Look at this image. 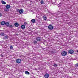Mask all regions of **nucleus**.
<instances>
[{
	"mask_svg": "<svg viewBox=\"0 0 78 78\" xmlns=\"http://www.w3.org/2000/svg\"><path fill=\"white\" fill-rule=\"evenodd\" d=\"M19 11H20V10H19V9L17 10V11H18V12H19Z\"/></svg>",
	"mask_w": 78,
	"mask_h": 78,
	"instance_id": "obj_30",
	"label": "nucleus"
},
{
	"mask_svg": "<svg viewBox=\"0 0 78 78\" xmlns=\"http://www.w3.org/2000/svg\"><path fill=\"white\" fill-rule=\"evenodd\" d=\"M24 24V25H26V24H27V23L26 22H25Z\"/></svg>",
	"mask_w": 78,
	"mask_h": 78,
	"instance_id": "obj_29",
	"label": "nucleus"
},
{
	"mask_svg": "<svg viewBox=\"0 0 78 78\" xmlns=\"http://www.w3.org/2000/svg\"><path fill=\"white\" fill-rule=\"evenodd\" d=\"M21 61V59H18L16 60V62L17 64H20Z\"/></svg>",
	"mask_w": 78,
	"mask_h": 78,
	"instance_id": "obj_5",
	"label": "nucleus"
},
{
	"mask_svg": "<svg viewBox=\"0 0 78 78\" xmlns=\"http://www.w3.org/2000/svg\"><path fill=\"white\" fill-rule=\"evenodd\" d=\"M44 76L45 78H48L49 77V75H48V74L47 73Z\"/></svg>",
	"mask_w": 78,
	"mask_h": 78,
	"instance_id": "obj_7",
	"label": "nucleus"
},
{
	"mask_svg": "<svg viewBox=\"0 0 78 78\" xmlns=\"http://www.w3.org/2000/svg\"><path fill=\"white\" fill-rule=\"evenodd\" d=\"M12 48H13V47H12V46H11L10 47V49L11 50V49H12Z\"/></svg>",
	"mask_w": 78,
	"mask_h": 78,
	"instance_id": "obj_24",
	"label": "nucleus"
},
{
	"mask_svg": "<svg viewBox=\"0 0 78 78\" xmlns=\"http://www.w3.org/2000/svg\"><path fill=\"white\" fill-rule=\"evenodd\" d=\"M42 39L41 37H38L37 38V39Z\"/></svg>",
	"mask_w": 78,
	"mask_h": 78,
	"instance_id": "obj_23",
	"label": "nucleus"
},
{
	"mask_svg": "<svg viewBox=\"0 0 78 78\" xmlns=\"http://www.w3.org/2000/svg\"><path fill=\"white\" fill-rule=\"evenodd\" d=\"M61 55L62 56H66L67 55V52L66 51H63L61 53Z\"/></svg>",
	"mask_w": 78,
	"mask_h": 78,
	"instance_id": "obj_2",
	"label": "nucleus"
},
{
	"mask_svg": "<svg viewBox=\"0 0 78 78\" xmlns=\"http://www.w3.org/2000/svg\"><path fill=\"white\" fill-rule=\"evenodd\" d=\"M5 39H8V38L9 37V36H8L7 35H6L5 36Z\"/></svg>",
	"mask_w": 78,
	"mask_h": 78,
	"instance_id": "obj_15",
	"label": "nucleus"
},
{
	"mask_svg": "<svg viewBox=\"0 0 78 78\" xmlns=\"http://www.w3.org/2000/svg\"><path fill=\"white\" fill-rule=\"evenodd\" d=\"M37 41H39V42L40 41H41V39H37Z\"/></svg>",
	"mask_w": 78,
	"mask_h": 78,
	"instance_id": "obj_27",
	"label": "nucleus"
},
{
	"mask_svg": "<svg viewBox=\"0 0 78 78\" xmlns=\"http://www.w3.org/2000/svg\"><path fill=\"white\" fill-rule=\"evenodd\" d=\"M21 28L23 29L25 28V25H22L21 26Z\"/></svg>",
	"mask_w": 78,
	"mask_h": 78,
	"instance_id": "obj_11",
	"label": "nucleus"
},
{
	"mask_svg": "<svg viewBox=\"0 0 78 78\" xmlns=\"http://www.w3.org/2000/svg\"><path fill=\"white\" fill-rule=\"evenodd\" d=\"M75 67H78V63H76L75 65Z\"/></svg>",
	"mask_w": 78,
	"mask_h": 78,
	"instance_id": "obj_26",
	"label": "nucleus"
},
{
	"mask_svg": "<svg viewBox=\"0 0 78 78\" xmlns=\"http://www.w3.org/2000/svg\"><path fill=\"white\" fill-rule=\"evenodd\" d=\"M51 53L52 54H53V53H55V52H54L51 51Z\"/></svg>",
	"mask_w": 78,
	"mask_h": 78,
	"instance_id": "obj_28",
	"label": "nucleus"
},
{
	"mask_svg": "<svg viewBox=\"0 0 78 78\" xmlns=\"http://www.w3.org/2000/svg\"><path fill=\"white\" fill-rule=\"evenodd\" d=\"M5 21H3L1 22V24L2 25H4L5 24Z\"/></svg>",
	"mask_w": 78,
	"mask_h": 78,
	"instance_id": "obj_9",
	"label": "nucleus"
},
{
	"mask_svg": "<svg viewBox=\"0 0 78 78\" xmlns=\"http://www.w3.org/2000/svg\"><path fill=\"white\" fill-rule=\"evenodd\" d=\"M31 21L32 23H34L36 22V20L35 19H33L31 20Z\"/></svg>",
	"mask_w": 78,
	"mask_h": 78,
	"instance_id": "obj_13",
	"label": "nucleus"
},
{
	"mask_svg": "<svg viewBox=\"0 0 78 78\" xmlns=\"http://www.w3.org/2000/svg\"><path fill=\"white\" fill-rule=\"evenodd\" d=\"M9 28H12L13 27V26L12 25H10L9 26Z\"/></svg>",
	"mask_w": 78,
	"mask_h": 78,
	"instance_id": "obj_19",
	"label": "nucleus"
},
{
	"mask_svg": "<svg viewBox=\"0 0 78 78\" xmlns=\"http://www.w3.org/2000/svg\"><path fill=\"white\" fill-rule=\"evenodd\" d=\"M25 74H27L28 75H30V73L28 72V71H26L25 72Z\"/></svg>",
	"mask_w": 78,
	"mask_h": 78,
	"instance_id": "obj_16",
	"label": "nucleus"
},
{
	"mask_svg": "<svg viewBox=\"0 0 78 78\" xmlns=\"http://www.w3.org/2000/svg\"><path fill=\"white\" fill-rule=\"evenodd\" d=\"M74 51L72 49H70L68 51V53L69 54H73V53H74Z\"/></svg>",
	"mask_w": 78,
	"mask_h": 78,
	"instance_id": "obj_4",
	"label": "nucleus"
},
{
	"mask_svg": "<svg viewBox=\"0 0 78 78\" xmlns=\"http://www.w3.org/2000/svg\"><path fill=\"white\" fill-rule=\"evenodd\" d=\"M33 43H34V44H37V41H34L33 42Z\"/></svg>",
	"mask_w": 78,
	"mask_h": 78,
	"instance_id": "obj_25",
	"label": "nucleus"
},
{
	"mask_svg": "<svg viewBox=\"0 0 78 78\" xmlns=\"http://www.w3.org/2000/svg\"><path fill=\"white\" fill-rule=\"evenodd\" d=\"M66 14V9H62V11H58L57 12H55L53 13L54 16H56V15H58V14Z\"/></svg>",
	"mask_w": 78,
	"mask_h": 78,
	"instance_id": "obj_1",
	"label": "nucleus"
},
{
	"mask_svg": "<svg viewBox=\"0 0 78 78\" xmlns=\"http://www.w3.org/2000/svg\"><path fill=\"white\" fill-rule=\"evenodd\" d=\"M0 35L2 36H5V34H4V33H2L0 34Z\"/></svg>",
	"mask_w": 78,
	"mask_h": 78,
	"instance_id": "obj_21",
	"label": "nucleus"
},
{
	"mask_svg": "<svg viewBox=\"0 0 78 78\" xmlns=\"http://www.w3.org/2000/svg\"><path fill=\"white\" fill-rule=\"evenodd\" d=\"M43 18L44 20H47V17H45V16H43Z\"/></svg>",
	"mask_w": 78,
	"mask_h": 78,
	"instance_id": "obj_22",
	"label": "nucleus"
},
{
	"mask_svg": "<svg viewBox=\"0 0 78 78\" xmlns=\"http://www.w3.org/2000/svg\"><path fill=\"white\" fill-rule=\"evenodd\" d=\"M48 28L49 30H53V26L51 25H49L48 26Z\"/></svg>",
	"mask_w": 78,
	"mask_h": 78,
	"instance_id": "obj_3",
	"label": "nucleus"
},
{
	"mask_svg": "<svg viewBox=\"0 0 78 78\" xmlns=\"http://www.w3.org/2000/svg\"><path fill=\"white\" fill-rule=\"evenodd\" d=\"M23 12V9H20L19 11L20 14H22Z\"/></svg>",
	"mask_w": 78,
	"mask_h": 78,
	"instance_id": "obj_8",
	"label": "nucleus"
},
{
	"mask_svg": "<svg viewBox=\"0 0 78 78\" xmlns=\"http://www.w3.org/2000/svg\"><path fill=\"white\" fill-rule=\"evenodd\" d=\"M40 3L41 4H44V1L43 0L41 1Z\"/></svg>",
	"mask_w": 78,
	"mask_h": 78,
	"instance_id": "obj_20",
	"label": "nucleus"
},
{
	"mask_svg": "<svg viewBox=\"0 0 78 78\" xmlns=\"http://www.w3.org/2000/svg\"><path fill=\"white\" fill-rule=\"evenodd\" d=\"M1 2L3 5H6V2L3 1H2Z\"/></svg>",
	"mask_w": 78,
	"mask_h": 78,
	"instance_id": "obj_14",
	"label": "nucleus"
},
{
	"mask_svg": "<svg viewBox=\"0 0 78 78\" xmlns=\"http://www.w3.org/2000/svg\"><path fill=\"white\" fill-rule=\"evenodd\" d=\"M0 16H2V13H0Z\"/></svg>",
	"mask_w": 78,
	"mask_h": 78,
	"instance_id": "obj_31",
	"label": "nucleus"
},
{
	"mask_svg": "<svg viewBox=\"0 0 78 78\" xmlns=\"http://www.w3.org/2000/svg\"><path fill=\"white\" fill-rule=\"evenodd\" d=\"M53 66H54V67H57V66H58V65L56 63H54V64Z\"/></svg>",
	"mask_w": 78,
	"mask_h": 78,
	"instance_id": "obj_18",
	"label": "nucleus"
},
{
	"mask_svg": "<svg viewBox=\"0 0 78 78\" xmlns=\"http://www.w3.org/2000/svg\"><path fill=\"white\" fill-rule=\"evenodd\" d=\"M5 11L8 12V11H9V9H8L6 8V9H5Z\"/></svg>",
	"mask_w": 78,
	"mask_h": 78,
	"instance_id": "obj_17",
	"label": "nucleus"
},
{
	"mask_svg": "<svg viewBox=\"0 0 78 78\" xmlns=\"http://www.w3.org/2000/svg\"><path fill=\"white\" fill-rule=\"evenodd\" d=\"M19 23H15L14 24V26L16 27H19Z\"/></svg>",
	"mask_w": 78,
	"mask_h": 78,
	"instance_id": "obj_6",
	"label": "nucleus"
},
{
	"mask_svg": "<svg viewBox=\"0 0 78 78\" xmlns=\"http://www.w3.org/2000/svg\"><path fill=\"white\" fill-rule=\"evenodd\" d=\"M77 52H78V50L77 51Z\"/></svg>",
	"mask_w": 78,
	"mask_h": 78,
	"instance_id": "obj_32",
	"label": "nucleus"
},
{
	"mask_svg": "<svg viewBox=\"0 0 78 78\" xmlns=\"http://www.w3.org/2000/svg\"><path fill=\"white\" fill-rule=\"evenodd\" d=\"M2 57L3 56H1Z\"/></svg>",
	"mask_w": 78,
	"mask_h": 78,
	"instance_id": "obj_33",
	"label": "nucleus"
},
{
	"mask_svg": "<svg viewBox=\"0 0 78 78\" xmlns=\"http://www.w3.org/2000/svg\"><path fill=\"white\" fill-rule=\"evenodd\" d=\"M5 7L6 8H8V9H9L11 7V6H10V5H7Z\"/></svg>",
	"mask_w": 78,
	"mask_h": 78,
	"instance_id": "obj_12",
	"label": "nucleus"
},
{
	"mask_svg": "<svg viewBox=\"0 0 78 78\" xmlns=\"http://www.w3.org/2000/svg\"><path fill=\"white\" fill-rule=\"evenodd\" d=\"M5 25L6 27H8L9 25V23L8 22L5 23Z\"/></svg>",
	"mask_w": 78,
	"mask_h": 78,
	"instance_id": "obj_10",
	"label": "nucleus"
}]
</instances>
